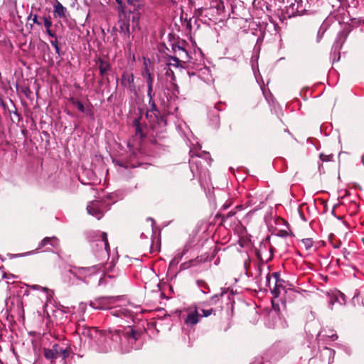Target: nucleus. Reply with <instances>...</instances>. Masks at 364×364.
<instances>
[{"label":"nucleus","mask_w":364,"mask_h":364,"mask_svg":"<svg viewBox=\"0 0 364 364\" xmlns=\"http://www.w3.org/2000/svg\"><path fill=\"white\" fill-rule=\"evenodd\" d=\"M103 278H100V280H99V283H98V285H102L103 284Z\"/></svg>","instance_id":"8fccbe9b"},{"label":"nucleus","mask_w":364,"mask_h":364,"mask_svg":"<svg viewBox=\"0 0 364 364\" xmlns=\"http://www.w3.org/2000/svg\"><path fill=\"white\" fill-rule=\"evenodd\" d=\"M173 87H174V88H175V92H173V95H174L175 97H176V96H177V94H178V87L177 85H176V84H175V83H173Z\"/></svg>","instance_id":"c03bdc74"},{"label":"nucleus","mask_w":364,"mask_h":364,"mask_svg":"<svg viewBox=\"0 0 364 364\" xmlns=\"http://www.w3.org/2000/svg\"><path fill=\"white\" fill-rule=\"evenodd\" d=\"M53 15L60 18H65L67 15V9L57 0L53 4Z\"/></svg>","instance_id":"f8f14e48"},{"label":"nucleus","mask_w":364,"mask_h":364,"mask_svg":"<svg viewBox=\"0 0 364 364\" xmlns=\"http://www.w3.org/2000/svg\"><path fill=\"white\" fill-rule=\"evenodd\" d=\"M186 250H183L181 252H177L172 260L170 262V265L178 264L182 259L183 256L186 254Z\"/></svg>","instance_id":"c85d7f7f"},{"label":"nucleus","mask_w":364,"mask_h":364,"mask_svg":"<svg viewBox=\"0 0 364 364\" xmlns=\"http://www.w3.org/2000/svg\"><path fill=\"white\" fill-rule=\"evenodd\" d=\"M117 301L114 296H101L95 299L90 302V306L97 310H105L109 308V306Z\"/></svg>","instance_id":"423d86ee"},{"label":"nucleus","mask_w":364,"mask_h":364,"mask_svg":"<svg viewBox=\"0 0 364 364\" xmlns=\"http://www.w3.org/2000/svg\"><path fill=\"white\" fill-rule=\"evenodd\" d=\"M153 81H154V78H153L152 75L148 72L147 73V79H146V83H147V87H148L147 95H150L151 93H154L153 89H152Z\"/></svg>","instance_id":"cd10ccee"},{"label":"nucleus","mask_w":364,"mask_h":364,"mask_svg":"<svg viewBox=\"0 0 364 364\" xmlns=\"http://www.w3.org/2000/svg\"><path fill=\"white\" fill-rule=\"evenodd\" d=\"M81 334L92 338L97 337L98 331L95 328H85L82 330Z\"/></svg>","instance_id":"5701e85b"},{"label":"nucleus","mask_w":364,"mask_h":364,"mask_svg":"<svg viewBox=\"0 0 364 364\" xmlns=\"http://www.w3.org/2000/svg\"><path fill=\"white\" fill-rule=\"evenodd\" d=\"M111 314L113 316H117V317H120L122 316H124L125 317H130V316H132L131 311H129L128 309H124V308H122V307H118V308H115V309H112Z\"/></svg>","instance_id":"6ab92c4d"},{"label":"nucleus","mask_w":364,"mask_h":364,"mask_svg":"<svg viewBox=\"0 0 364 364\" xmlns=\"http://www.w3.org/2000/svg\"><path fill=\"white\" fill-rule=\"evenodd\" d=\"M199 181H200V185H201L202 186H204V182L203 181V180L201 179V178H200Z\"/></svg>","instance_id":"3c124183"},{"label":"nucleus","mask_w":364,"mask_h":364,"mask_svg":"<svg viewBox=\"0 0 364 364\" xmlns=\"http://www.w3.org/2000/svg\"><path fill=\"white\" fill-rule=\"evenodd\" d=\"M346 40V36L343 33L338 34L336 39L332 46V55L335 56L333 58V63L337 62L340 60V50Z\"/></svg>","instance_id":"6e6552de"},{"label":"nucleus","mask_w":364,"mask_h":364,"mask_svg":"<svg viewBox=\"0 0 364 364\" xmlns=\"http://www.w3.org/2000/svg\"><path fill=\"white\" fill-rule=\"evenodd\" d=\"M330 157L331 156H326L323 154H320V159L322 160V161H330Z\"/></svg>","instance_id":"ea45409f"},{"label":"nucleus","mask_w":364,"mask_h":364,"mask_svg":"<svg viewBox=\"0 0 364 364\" xmlns=\"http://www.w3.org/2000/svg\"><path fill=\"white\" fill-rule=\"evenodd\" d=\"M173 50L178 55V58L181 59L180 60L181 63L189 61L190 56L185 48L178 46L173 48Z\"/></svg>","instance_id":"dca6fc26"},{"label":"nucleus","mask_w":364,"mask_h":364,"mask_svg":"<svg viewBox=\"0 0 364 364\" xmlns=\"http://www.w3.org/2000/svg\"><path fill=\"white\" fill-rule=\"evenodd\" d=\"M71 353V348L70 347H66L65 348H62L58 345V353L59 358L65 360L66 359Z\"/></svg>","instance_id":"393cba45"},{"label":"nucleus","mask_w":364,"mask_h":364,"mask_svg":"<svg viewBox=\"0 0 364 364\" xmlns=\"http://www.w3.org/2000/svg\"><path fill=\"white\" fill-rule=\"evenodd\" d=\"M326 30V27L323 24L321 25V27L319 28V29L318 31V33H317V38H316V41L318 43L320 42V41L321 40L323 35L324 34Z\"/></svg>","instance_id":"473e14b6"},{"label":"nucleus","mask_w":364,"mask_h":364,"mask_svg":"<svg viewBox=\"0 0 364 364\" xmlns=\"http://www.w3.org/2000/svg\"><path fill=\"white\" fill-rule=\"evenodd\" d=\"M48 245H50L54 248H58L59 246V240L55 237H46L39 243L38 250H40Z\"/></svg>","instance_id":"4468645a"},{"label":"nucleus","mask_w":364,"mask_h":364,"mask_svg":"<svg viewBox=\"0 0 364 364\" xmlns=\"http://www.w3.org/2000/svg\"><path fill=\"white\" fill-rule=\"evenodd\" d=\"M33 252H26V253H24V254H21V255H13L12 257L26 256V255H28L33 254Z\"/></svg>","instance_id":"a18cd8bd"},{"label":"nucleus","mask_w":364,"mask_h":364,"mask_svg":"<svg viewBox=\"0 0 364 364\" xmlns=\"http://www.w3.org/2000/svg\"><path fill=\"white\" fill-rule=\"evenodd\" d=\"M122 340V338L118 331H114V332L109 331L105 335L100 334L98 338V351L100 353H107L112 348H115L116 345L121 342Z\"/></svg>","instance_id":"f03ea898"},{"label":"nucleus","mask_w":364,"mask_h":364,"mask_svg":"<svg viewBox=\"0 0 364 364\" xmlns=\"http://www.w3.org/2000/svg\"><path fill=\"white\" fill-rule=\"evenodd\" d=\"M301 243L306 250H310L314 245V241L311 238H304L301 240Z\"/></svg>","instance_id":"2f4dec72"},{"label":"nucleus","mask_w":364,"mask_h":364,"mask_svg":"<svg viewBox=\"0 0 364 364\" xmlns=\"http://www.w3.org/2000/svg\"><path fill=\"white\" fill-rule=\"evenodd\" d=\"M46 33L50 37H54V38L56 37L55 35L51 31L50 28H47Z\"/></svg>","instance_id":"37998d69"},{"label":"nucleus","mask_w":364,"mask_h":364,"mask_svg":"<svg viewBox=\"0 0 364 364\" xmlns=\"http://www.w3.org/2000/svg\"><path fill=\"white\" fill-rule=\"evenodd\" d=\"M234 214H235V213H234V212L230 211V212H229V213L226 215V216H225V217L228 218L232 217V215H234Z\"/></svg>","instance_id":"de8ad7c7"},{"label":"nucleus","mask_w":364,"mask_h":364,"mask_svg":"<svg viewBox=\"0 0 364 364\" xmlns=\"http://www.w3.org/2000/svg\"><path fill=\"white\" fill-rule=\"evenodd\" d=\"M52 26V21L50 20V18H44V26L46 28H50Z\"/></svg>","instance_id":"4c0bfd02"},{"label":"nucleus","mask_w":364,"mask_h":364,"mask_svg":"<svg viewBox=\"0 0 364 364\" xmlns=\"http://www.w3.org/2000/svg\"><path fill=\"white\" fill-rule=\"evenodd\" d=\"M55 40L54 41H50V44L54 47L55 48V53L58 55H60V48L58 46V41H57V37L55 38Z\"/></svg>","instance_id":"f704fd0d"},{"label":"nucleus","mask_w":364,"mask_h":364,"mask_svg":"<svg viewBox=\"0 0 364 364\" xmlns=\"http://www.w3.org/2000/svg\"><path fill=\"white\" fill-rule=\"evenodd\" d=\"M169 2H171L172 4L175 5L177 4V0H169Z\"/></svg>","instance_id":"09e8293b"},{"label":"nucleus","mask_w":364,"mask_h":364,"mask_svg":"<svg viewBox=\"0 0 364 364\" xmlns=\"http://www.w3.org/2000/svg\"><path fill=\"white\" fill-rule=\"evenodd\" d=\"M329 337H330L331 341H336V340L338 339V336L336 333H333V334L329 336Z\"/></svg>","instance_id":"49530a36"},{"label":"nucleus","mask_w":364,"mask_h":364,"mask_svg":"<svg viewBox=\"0 0 364 364\" xmlns=\"http://www.w3.org/2000/svg\"><path fill=\"white\" fill-rule=\"evenodd\" d=\"M147 96L149 97V105L150 106L149 111L153 112L154 115H156L155 112H159V111L157 109L156 105L154 100V93H151L150 95H147Z\"/></svg>","instance_id":"bb28decb"},{"label":"nucleus","mask_w":364,"mask_h":364,"mask_svg":"<svg viewBox=\"0 0 364 364\" xmlns=\"http://www.w3.org/2000/svg\"><path fill=\"white\" fill-rule=\"evenodd\" d=\"M201 311L203 313L202 316H203V317H208L209 316H210L211 314H213L215 312L213 309H202Z\"/></svg>","instance_id":"c9c22d12"},{"label":"nucleus","mask_w":364,"mask_h":364,"mask_svg":"<svg viewBox=\"0 0 364 364\" xmlns=\"http://www.w3.org/2000/svg\"><path fill=\"white\" fill-rule=\"evenodd\" d=\"M166 66L168 68H170L171 69H172V68H183L180 59L176 56L168 57V60Z\"/></svg>","instance_id":"aec40b11"},{"label":"nucleus","mask_w":364,"mask_h":364,"mask_svg":"<svg viewBox=\"0 0 364 364\" xmlns=\"http://www.w3.org/2000/svg\"><path fill=\"white\" fill-rule=\"evenodd\" d=\"M323 351L328 355V363L330 364L333 361L336 352L334 350L327 347L323 348Z\"/></svg>","instance_id":"7c9ffc66"},{"label":"nucleus","mask_w":364,"mask_h":364,"mask_svg":"<svg viewBox=\"0 0 364 364\" xmlns=\"http://www.w3.org/2000/svg\"><path fill=\"white\" fill-rule=\"evenodd\" d=\"M133 1H135V2H138L140 0H132Z\"/></svg>","instance_id":"5fc2aeb1"},{"label":"nucleus","mask_w":364,"mask_h":364,"mask_svg":"<svg viewBox=\"0 0 364 364\" xmlns=\"http://www.w3.org/2000/svg\"><path fill=\"white\" fill-rule=\"evenodd\" d=\"M99 63H100V65H99L100 74L101 76H104L107 73V71L109 70L110 64L108 62L105 61L101 58L99 59Z\"/></svg>","instance_id":"4be33fe9"},{"label":"nucleus","mask_w":364,"mask_h":364,"mask_svg":"<svg viewBox=\"0 0 364 364\" xmlns=\"http://www.w3.org/2000/svg\"><path fill=\"white\" fill-rule=\"evenodd\" d=\"M70 102H72V104L73 105H75L80 112L84 113L85 112V108L83 105V104L79 101V100H74L73 98H71L70 99Z\"/></svg>","instance_id":"c756f323"},{"label":"nucleus","mask_w":364,"mask_h":364,"mask_svg":"<svg viewBox=\"0 0 364 364\" xmlns=\"http://www.w3.org/2000/svg\"><path fill=\"white\" fill-rule=\"evenodd\" d=\"M190 156L191 159L189 160V164L191 171L193 174H195V171H196L200 175L203 170L202 168H199L198 165L201 164V161L199 159L200 158H202L201 154H195L193 150H191Z\"/></svg>","instance_id":"9b49d317"},{"label":"nucleus","mask_w":364,"mask_h":364,"mask_svg":"<svg viewBox=\"0 0 364 364\" xmlns=\"http://www.w3.org/2000/svg\"><path fill=\"white\" fill-rule=\"evenodd\" d=\"M124 338L127 339L129 343L133 344L137 339V334L136 332L129 326L125 329L123 333Z\"/></svg>","instance_id":"f3484780"},{"label":"nucleus","mask_w":364,"mask_h":364,"mask_svg":"<svg viewBox=\"0 0 364 364\" xmlns=\"http://www.w3.org/2000/svg\"><path fill=\"white\" fill-rule=\"evenodd\" d=\"M114 162L117 165H118V166H119L124 167V168H129V166L128 164L124 165V164L121 161H119V160L114 161Z\"/></svg>","instance_id":"a19ab883"},{"label":"nucleus","mask_w":364,"mask_h":364,"mask_svg":"<svg viewBox=\"0 0 364 364\" xmlns=\"http://www.w3.org/2000/svg\"><path fill=\"white\" fill-rule=\"evenodd\" d=\"M278 277L277 272H274L272 274H267L265 277V286L270 289L274 297H278L281 294L282 285Z\"/></svg>","instance_id":"39448f33"},{"label":"nucleus","mask_w":364,"mask_h":364,"mask_svg":"<svg viewBox=\"0 0 364 364\" xmlns=\"http://www.w3.org/2000/svg\"><path fill=\"white\" fill-rule=\"evenodd\" d=\"M289 9H291L292 14L297 15L303 14L305 11L302 0H294V2L291 4Z\"/></svg>","instance_id":"2eb2a0df"},{"label":"nucleus","mask_w":364,"mask_h":364,"mask_svg":"<svg viewBox=\"0 0 364 364\" xmlns=\"http://www.w3.org/2000/svg\"><path fill=\"white\" fill-rule=\"evenodd\" d=\"M112 263L109 264V267H105L102 263L88 267H73L68 271L70 277H73L80 281L88 283L90 279L97 272H103L105 269H110Z\"/></svg>","instance_id":"f257e3e1"},{"label":"nucleus","mask_w":364,"mask_h":364,"mask_svg":"<svg viewBox=\"0 0 364 364\" xmlns=\"http://www.w3.org/2000/svg\"><path fill=\"white\" fill-rule=\"evenodd\" d=\"M197 285L200 289L202 293L207 294L210 292V287L205 281L198 280Z\"/></svg>","instance_id":"a878e982"},{"label":"nucleus","mask_w":364,"mask_h":364,"mask_svg":"<svg viewBox=\"0 0 364 364\" xmlns=\"http://www.w3.org/2000/svg\"><path fill=\"white\" fill-rule=\"evenodd\" d=\"M44 356L48 360H55L59 358L58 344L55 343L51 348H45L43 350Z\"/></svg>","instance_id":"ddd939ff"},{"label":"nucleus","mask_w":364,"mask_h":364,"mask_svg":"<svg viewBox=\"0 0 364 364\" xmlns=\"http://www.w3.org/2000/svg\"><path fill=\"white\" fill-rule=\"evenodd\" d=\"M117 4H118V11L121 13H124V9H125V4L123 2V0H119V3H117Z\"/></svg>","instance_id":"e433bc0d"},{"label":"nucleus","mask_w":364,"mask_h":364,"mask_svg":"<svg viewBox=\"0 0 364 364\" xmlns=\"http://www.w3.org/2000/svg\"><path fill=\"white\" fill-rule=\"evenodd\" d=\"M117 3H119V0H115Z\"/></svg>","instance_id":"6e6d98bb"},{"label":"nucleus","mask_w":364,"mask_h":364,"mask_svg":"<svg viewBox=\"0 0 364 364\" xmlns=\"http://www.w3.org/2000/svg\"><path fill=\"white\" fill-rule=\"evenodd\" d=\"M24 294L28 295V291H25V293H24Z\"/></svg>","instance_id":"603ef678"},{"label":"nucleus","mask_w":364,"mask_h":364,"mask_svg":"<svg viewBox=\"0 0 364 364\" xmlns=\"http://www.w3.org/2000/svg\"><path fill=\"white\" fill-rule=\"evenodd\" d=\"M133 127L135 130V135L139 139H142L144 136L143 133V127L140 122V118H136L133 120Z\"/></svg>","instance_id":"a211bd4d"},{"label":"nucleus","mask_w":364,"mask_h":364,"mask_svg":"<svg viewBox=\"0 0 364 364\" xmlns=\"http://www.w3.org/2000/svg\"><path fill=\"white\" fill-rule=\"evenodd\" d=\"M225 293H226L225 290H222L220 294H215L213 295L210 297V301L208 302L203 303V304H205V305H208V304H210V305L216 304L218 303V301H219L220 298L222 297Z\"/></svg>","instance_id":"b1692460"},{"label":"nucleus","mask_w":364,"mask_h":364,"mask_svg":"<svg viewBox=\"0 0 364 364\" xmlns=\"http://www.w3.org/2000/svg\"><path fill=\"white\" fill-rule=\"evenodd\" d=\"M204 160L205 161L206 164L208 165H210L211 159H209V154L208 153H204Z\"/></svg>","instance_id":"58836bf2"},{"label":"nucleus","mask_w":364,"mask_h":364,"mask_svg":"<svg viewBox=\"0 0 364 364\" xmlns=\"http://www.w3.org/2000/svg\"><path fill=\"white\" fill-rule=\"evenodd\" d=\"M328 306L331 309L336 304H338L341 306L345 305L346 304V296L344 294L340 291H332L331 294H328Z\"/></svg>","instance_id":"1a4fd4ad"},{"label":"nucleus","mask_w":364,"mask_h":364,"mask_svg":"<svg viewBox=\"0 0 364 364\" xmlns=\"http://www.w3.org/2000/svg\"><path fill=\"white\" fill-rule=\"evenodd\" d=\"M109 209V205L104 200H93L87 206L88 214L100 220L104 215L105 211Z\"/></svg>","instance_id":"20e7f679"},{"label":"nucleus","mask_w":364,"mask_h":364,"mask_svg":"<svg viewBox=\"0 0 364 364\" xmlns=\"http://www.w3.org/2000/svg\"><path fill=\"white\" fill-rule=\"evenodd\" d=\"M165 70H166V72H165L166 76L171 77V81L174 82L176 80V77H175L174 73H173V70L171 68L166 66Z\"/></svg>","instance_id":"72a5a7b5"},{"label":"nucleus","mask_w":364,"mask_h":364,"mask_svg":"<svg viewBox=\"0 0 364 364\" xmlns=\"http://www.w3.org/2000/svg\"><path fill=\"white\" fill-rule=\"evenodd\" d=\"M251 364H257V363L255 361V362H254V363H252ZM258 364H259V363H258ZM259 364H261V363H259Z\"/></svg>","instance_id":"864d4df0"},{"label":"nucleus","mask_w":364,"mask_h":364,"mask_svg":"<svg viewBox=\"0 0 364 364\" xmlns=\"http://www.w3.org/2000/svg\"><path fill=\"white\" fill-rule=\"evenodd\" d=\"M32 20H33V23L34 24H37V25H41V23L38 21L37 15H34Z\"/></svg>","instance_id":"79ce46f5"},{"label":"nucleus","mask_w":364,"mask_h":364,"mask_svg":"<svg viewBox=\"0 0 364 364\" xmlns=\"http://www.w3.org/2000/svg\"><path fill=\"white\" fill-rule=\"evenodd\" d=\"M92 248L99 260H105L109 257V243L105 232L100 233V238L92 242Z\"/></svg>","instance_id":"7ed1b4c3"},{"label":"nucleus","mask_w":364,"mask_h":364,"mask_svg":"<svg viewBox=\"0 0 364 364\" xmlns=\"http://www.w3.org/2000/svg\"><path fill=\"white\" fill-rule=\"evenodd\" d=\"M187 316L184 318L185 324L188 327H192L196 325L200 320L201 316L198 313L197 306L188 308L187 309Z\"/></svg>","instance_id":"0eeeda50"},{"label":"nucleus","mask_w":364,"mask_h":364,"mask_svg":"<svg viewBox=\"0 0 364 364\" xmlns=\"http://www.w3.org/2000/svg\"><path fill=\"white\" fill-rule=\"evenodd\" d=\"M27 287L33 290H39L45 292L46 294L47 300H49L53 294V292L47 287H43L37 284L27 285Z\"/></svg>","instance_id":"412c9836"},{"label":"nucleus","mask_w":364,"mask_h":364,"mask_svg":"<svg viewBox=\"0 0 364 364\" xmlns=\"http://www.w3.org/2000/svg\"><path fill=\"white\" fill-rule=\"evenodd\" d=\"M363 163L364 164V159H362Z\"/></svg>","instance_id":"4d7b16f0"},{"label":"nucleus","mask_w":364,"mask_h":364,"mask_svg":"<svg viewBox=\"0 0 364 364\" xmlns=\"http://www.w3.org/2000/svg\"><path fill=\"white\" fill-rule=\"evenodd\" d=\"M121 84L131 92H136V87L134 83V75L131 72H124L121 77Z\"/></svg>","instance_id":"9d476101"}]
</instances>
